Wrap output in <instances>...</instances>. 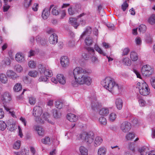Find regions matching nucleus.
Listing matches in <instances>:
<instances>
[{
	"label": "nucleus",
	"instance_id": "nucleus-1",
	"mask_svg": "<svg viewBox=\"0 0 155 155\" xmlns=\"http://www.w3.org/2000/svg\"><path fill=\"white\" fill-rule=\"evenodd\" d=\"M91 73V71L85 69L80 67H77L73 70V74L74 79L72 80L71 83L72 86L77 87L79 85L85 84L90 85L92 82V79L85 74Z\"/></svg>",
	"mask_w": 155,
	"mask_h": 155
},
{
	"label": "nucleus",
	"instance_id": "nucleus-2",
	"mask_svg": "<svg viewBox=\"0 0 155 155\" xmlns=\"http://www.w3.org/2000/svg\"><path fill=\"white\" fill-rule=\"evenodd\" d=\"M101 85L106 89L111 92H119L121 87L116 83L114 79L109 77H106L101 82Z\"/></svg>",
	"mask_w": 155,
	"mask_h": 155
},
{
	"label": "nucleus",
	"instance_id": "nucleus-3",
	"mask_svg": "<svg viewBox=\"0 0 155 155\" xmlns=\"http://www.w3.org/2000/svg\"><path fill=\"white\" fill-rule=\"evenodd\" d=\"M137 86L141 95L145 96L149 94L150 93V90L148 89L147 84L145 82H143L142 83L138 82Z\"/></svg>",
	"mask_w": 155,
	"mask_h": 155
},
{
	"label": "nucleus",
	"instance_id": "nucleus-4",
	"mask_svg": "<svg viewBox=\"0 0 155 155\" xmlns=\"http://www.w3.org/2000/svg\"><path fill=\"white\" fill-rule=\"evenodd\" d=\"M38 70L41 75H45L48 77H51L53 75L52 71L46 69L42 65L39 64L38 66Z\"/></svg>",
	"mask_w": 155,
	"mask_h": 155
},
{
	"label": "nucleus",
	"instance_id": "nucleus-5",
	"mask_svg": "<svg viewBox=\"0 0 155 155\" xmlns=\"http://www.w3.org/2000/svg\"><path fill=\"white\" fill-rule=\"evenodd\" d=\"M11 94L7 92H5L0 97V103L5 105L11 101Z\"/></svg>",
	"mask_w": 155,
	"mask_h": 155
},
{
	"label": "nucleus",
	"instance_id": "nucleus-6",
	"mask_svg": "<svg viewBox=\"0 0 155 155\" xmlns=\"http://www.w3.org/2000/svg\"><path fill=\"white\" fill-rule=\"evenodd\" d=\"M141 72L143 76H149L153 72V68L148 65L143 66L141 68Z\"/></svg>",
	"mask_w": 155,
	"mask_h": 155
},
{
	"label": "nucleus",
	"instance_id": "nucleus-7",
	"mask_svg": "<svg viewBox=\"0 0 155 155\" xmlns=\"http://www.w3.org/2000/svg\"><path fill=\"white\" fill-rule=\"evenodd\" d=\"M84 141L87 145L91 144L93 141L94 134L92 132H90L84 134Z\"/></svg>",
	"mask_w": 155,
	"mask_h": 155
},
{
	"label": "nucleus",
	"instance_id": "nucleus-8",
	"mask_svg": "<svg viewBox=\"0 0 155 155\" xmlns=\"http://www.w3.org/2000/svg\"><path fill=\"white\" fill-rule=\"evenodd\" d=\"M131 128V125L130 123L127 121L124 122L121 124V130L124 133H126L129 131L130 130Z\"/></svg>",
	"mask_w": 155,
	"mask_h": 155
},
{
	"label": "nucleus",
	"instance_id": "nucleus-9",
	"mask_svg": "<svg viewBox=\"0 0 155 155\" xmlns=\"http://www.w3.org/2000/svg\"><path fill=\"white\" fill-rule=\"evenodd\" d=\"M91 106L93 110H97L101 106V104L97 100L96 97L92 98L91 100Z\"/></svg>",
	"mask_w": 155,
	"mask_h": 155
},
{
	"label": "nucleus",
	"instance_id": "nucleus-10",
	"mask_svg": "<svg viewBox=\"0 0 155 155\" xmlns=\"http://www.w3.org/2000/svg\"><path fill=\"white\" fill-rule=\"evenodd\" d=\"M42 113V108L39 106H36L33 109V114L36 117H39Z\"/></svg>",
	"mask_w": 155,
	"mask_h": 155
},
{
	"label": "nucleus",
	"instance_id": "nucleus-11",
	"mask_svg": "<svg viewBox=\"0 0 155 155\" xmlns=\"http://www.w3.org/2000/svg\"><path fill=\"white\" fill-rule=\"evenodd\" d=\"M54 6V5H50L49 9L48 8H45L43 11L42 14V17L44 19H46L49 17L51 9Z\"/></svg>",
	"mask_w": 155,
	"mask_h": 155
},
{
	"label": "nucleus",
	"instance_id": "nucleus-12",
	"mask_svg": "<svg viewBox=\"0 0 155 155\" xmlns=\"http://www.w3.org/2000/svg\"><path fill=\"white\" fill-rule=\"evenodd\" d=\"M48 40L51 44H56L58 41L57 35L55 33L52 34L49 37Z\"/></svg>",
	"mask_w": 155,
	"mask_h": 155
},
{
	"label": "nucleus",
	"instance_id": "nucleus-13",
	"mask_svg": "<svg viewBox=\"0 0 155 155\" xmlns=\"http://www.w3.org/2000/svg\"><path fill=\"white\" fill-rule=\"evenodd\" d=\"M60 62L61 65L63 67L68 66L69 63L68 59L67 56L62 57L60 59Z\"/></svg>",
	"mask_w": 155,
	"mask_h": 155
},
{
	"label": "nucleus",
	"instance_id": "nucleus-14",
	"mask_svg": "<svg viewBox=\"0 0 155 155\" xmlns=\"http://www.w3.org/2000/svg\"><path fill=\"white\" fill-rule=\"evenodd\" d=\"M6 74L8 77L13 80H15L19 77L15 72L11 70H8Z\"/></svg>",
	"mask_w": 155,
	"mask_h": 155
},
{
	"label": "nucleus",
	"instance_id": "nucleus-15",
	"mask_svg": "<svg viewBox=\"0 0 155 155\" xmlns=\"http://www.w3.org/2000/svg\"><path fill=\"white\" fill-rule=\"evenodd\" d=\"M69 22L75 29H76L79 25V24L77 22V19L75 18H70L69 19Z\"/></svg>",
	"mask_w": 155,
	"mask_h": 155
},
{
	"label": "nucleus",
	"instance_id": "nucleus-16",
	"mask_svg": "<svg viewBox=\"0 0 155 155\" xmlns=\"http://www.w3.org/2000/svg\"><path fill=\"white\" fill-rule=\"evenodd\" d=\"M116 106L117 108L121 110L123 106V102L122 100L120 98H117L116 99L115 101Z\"/></svg>",
	"mask_w": 155,
	"mask_h": 155
},
{
	"label": "nucleus",
	"instance_id": "nucleus-17",
	"mask_svg": "<svg viewBox=\"0 0 155 155\" xmlns=\"http://www.w3.org/2000/svg\"><path fill=\"white\" fill-rule=\"evenodd\" d=\"M67 117L69 121L71 122L76 121L78 118L77 116L71 113L68 114L67 115Z\"/></svg>",
	"mask_w": 155,
	"mask_h": 155
},
{
	"label": "nucleus",
	"instance_id": "nucleus-18",
	"mask_svg": "<svg viewBox=\"0 0 155 155\" xmlns=\"http://www.w3.org/2000/svg\"><path fill=\"white\" fill-rule=\"evenodd\" d=\"M91 29L90 27H88L85 29L80 36V39H82L83 37L86 35H89L91 32Z\"/></svg>",
	"mask_w": 155,
	"mask_h": 155
},
{
	"label": "nucleus",
	"instance_id": "nucleus-19",
	"mask_svg": "<svg viewBox=\"0 0 155 155\" xmlns=\"http://www.w3.org/2000/svg\"><path fill=\"white\" fill-rule=\"evenodd\" d=\"M57 78L59 82L62 84H64L66 83L65 78L63 75L62 74H58L57 76Z\"/></svg>",
	"mask_w": 155,
	"mask_h": 155
},
{
	"label": "nucleus",
	"instance_id": "nucleus-20",
	"mask_svg": "<svg viewBox=\"0 0 155 155\" xmlns=\"http://www.w3.org/2000/svg\"><path fill=\"white\" fill-rule=\"evenodd\" d=\"M138 151L141 155H146L149 151V148L147 147L144 146L140 148Z\"/></svg>",
	"mask_w": 155,
	"mask_h": 155
},
{
	"label": "nucleus",
	"instance_id": "nucleus-21",
	"mask_svg": "<svg viewBox=\"0 0 155 155\" xmlns=\"http://www.w3.org/2000/svg\"><path fill=\"white\" fill-rule=\"evenodd\" d=\"M34 129L37 132L39 135L42 136L44 134V131L41 127L38 126H35L34 127Z\"/></svg>",
	"mask_w": 155,
	"mask_h": 155
},
{
	"label": "nucleus",
	"instance_id": "nucleus-22",
	"mask_svg": "<svg viewBox=\"0 0 155 155\" xmlns=\"http://www.w3.org/2000/svg\"><path fill=\"white\" fill-rule=\"evenodd\" d=\"M15 59L16 61L19 62H21L25 60L24 56L21 53H17L15 56Z\"/></svg>",
	"mask_w": 155,
	"mask_h": 155
},
{
	"label": "nucleus",
	"instance_id": "nucleus-23",
	"mask_svg": "<svg viewBox=\"0 0 155 155\" xmlns=\"http://www.w3.org/2000/svg\"><path fill=\"white\" fill-rule=\"evenodd\" d=\"M103 141L102 138L100 137H97L94 141V146L97 147L100 145Z\"/></svg>",
	"mask_w": 155,
	"mask_h": 155
},
{
	"label": "nucleus",
	"instance_id": "nucleus-24",
	"mask_svg": "<svg viewBox=\"0 0 155 155\" xmlns=\"http://www.w3.org/2000/svg\"><path fill=\"white\" fill-rule=\"evenodd\" d=\"M51 112L54 117L55 118H59L61 116V113L59 110L53 109L52 110Z\"/></svg>",
	"mask_w": 155,
	"mask_h": 155
},
{
	"label": "nucleus",
	"instance_id": "nucleus-25",
	"mask_svg": "<svg viewBox=\"0 0 155 155\" xmlns=\"http://www.w3.org/2000/svg\"><path fill=\"white\" fill-rule=\"evenodd\" d=\"M0 81L4 84H5L8 81L7 78L5 74L3 73H0Z\"/></svg>",
	"mask_w": 155,
	"mask_h": 155
},
{
	"label": "nucleus",
	"instance_id": "nucleus-26",
	"mask_svg": "<svg viewBox=\"0 0 155 155\" xmlns=\"http://www.w3.org/2000/svg\"><path fill=\"white\" fill-rule=\"evenodd\" d=\"M130 58L132 61H136L138 59V57L136 52L132 51L130 53Z\"/></svg>",
	"mask_w": 155,
	"mask_h": 155
},
{
	"label": "nucleus",
	"instance_id": "nucleus-27",
	"mask_svg": "<svg viewBox=\"0 0 155 155\" xmlns=\"http://www.w3.org/2000/svg\"><path fill=\"white\" fill-rule=\"evenodd\" d=\"M109 113V110L107 108H103L100 110L99 112V114L103 116L107 115Z\"/></svg>",
	"mask_w": 155,
	"mask_h": 155
},
{
	"label": "nucleus",
	"instance_id": "nucleus-28",
	"mask_svg": "<svg viewBox=\"0 0 155 155\" xmlns=\"http://www.w3.org/2000/svg\"><path fill=\"white\" fill-rule=\"evenodd\" d=\"M84 42L85 44L87 46L91 45L93 42L92 38L89 37H87L86 38Z\"/></svg>",
	"mask_w": 155,
	"mask_h": 155
},
{
	"label": "nucleus",
	"instance_id": "nucleus-29",
	"mask_svg": "<svg viewBox=\"0 0 155 155\" xmlns=\"http://www.w3.org/2000/svg\"><path fill=\"white\" fill-rule=\"evenodd\" d=\"M106 152V149L104 147H101L98 150V155H105Z\"/></svg>",
	"mask_w": 155,
	"mask_h": 155
},
{
	"label": "nucleus",
	"instance_id": "nucleus-30",
	"mask_svg": "<svg viewBox=\"0 0 155 155\" xmlns=\"http://www.w3.org/2000/svg\"><path fill=\"white\" fill-rule=\"evenodd\" d=\"M79 150L82 155H87L88 150L85 147L81 146L80 147Z\"/></svg>",
	"mask_w": 155,
	"mask_h": 155
},
{
	"label": "nucleus",
	"instance_id": "nucleus-31",
	"mask_svg": "<svg viewBox=\"0 0 155 155\" xmlns=\"http://www.w3.org/2000/svg\"><path fill=\"white\" fill-rule=\"evenodd\" d=\"M94 48L97 51L99 54H102L103 56H106V54L103 50L98 46L97 45H95Z\"/></svg>",
	"mask_w": 155,
	"mask_h": 155
},
{
	"label": "nucleus",
	"instance_id": "nucleus-32",
	"mask_svg": "<svg viewBox=\"0 0 155 155\" xmlns=\"http://www.w3.org/2000/svg\"><path fill=\"white\" fill-rule=\"evenodd\" d=\"M138 31L140 32L144 33L146 31L147 27L145 25L142 24L139 26L138 28Z\"/></svg>",
	"mask_w": 155,
	"mask_h": 155
},
{
	"label": "nucleus",
	"instance_id": "nucleus-33",
	"mask_svg": "<svg viewBox=\"0 0 155 155\" xmlns=\"http://www.w3.org/2000/svg\"><path fill=\"white\" fill-rule=\"evenodd\" d=\"M13 89L15 92H18L22 89V86L20 84H16L14 87Z\"/></svg>",
	"mask_w": 155,
	"mask_h": 155
},
{
	"label": "nucleus",
	"instance_id": "nucleus-34",
	"mask_svg": "<svg viewBox=\"0 0 155 155\" xmlns=\"http://www.w3.org/2000/svg\"><path fill=\"white\" fill-rule=\"evenodd\" d=\"M148 21L151 25L154 24L155 23V15H152L149 18Z\"/></svg>",
	"mask_w": 155,
	"mask_h": 155
},
{
	"label": "nucleus",
	"instance_id": "nucleus-35",
	"mask_svg": "<svg viewBox=\"0 0 155 155\" xmlns=\"http://www.w3.org/2000/svg\"><path fill=\"white\" fill-rule=\"evenodd\" d=\"M86 49L87 51L89 54L91 55V56L95 55V51L93 48L88 47L86 48Z\"/></svg>",
	"mask_w": 155,
	"mask_h": 155
},
{
	"label": "nucleus",
	"instance_id": "nucleus-36",
	"mask_svg": "<svg viewBox=\"0 0 155 155\" xmlns=\"http://www.w3.org/2000/svg\"><path fill=\"white\" fill-rule=\"evenodd\" d=\"M69 14L70 15H73L78 13L77 10L74 8L71 7L68 9Z\"/></svg>",
	"mask_w": 155,
	"mask_h": 155
},
{
	"label": "nucleus",
	"instance_id": "nucleus-37",
	"mask_svg": "<svg viewBox=\"0 0 155 155\" xmlns=\"http://www.w3.org/2000/svg\"><path fill=\"white\" fill-rule=\"evenodd\" d=\"M123 62L125 65L127 66L130 65L131 64V61L128 58H125L123 60Z\"/></svg>",
	"mask_w": 155,
	"mask_h": 155
},
{
	"label": "nucleus",
	"instance_id": "nucleus-38",
	"mask_svg": "<svg viewBox=\"0 0 155 155\" xmlns=\"http://www.w3.org/2000/svg\"><path fill=\"white\" fill-rule=\"evenodd\" d=\"M134 134L133 133H129L127 134L125 136V138L127 140H131L134 137Z\"/></svg>",
	"mask_w": 155,
	"mask_h": 155
},
{
	"label": "nucleus",
	"instance_id": "nucleus-39",
	"mask_svg": "<svg viewBox=\"0 0 155 155\" xmlns=\"http://www.w3.org/2000/svg\"><path fill=\"white\" fill-rule=\"evenodd\" d=\"M41 142L45 144H49L50 143V139L48 137H46L41 140Z\"/></svg>",
	"mask_w": 155,
	"mask_h": 155
},
{
	"label": "nucleus",
	"instance_id": "nucleus-40",
	"mask_svg": "<svg viewBox=\"0 0 155 155\" xmlns=\"http://www.w3.org/2000/svg\"><path fill=\"white\" fill-rule=\"evenodd\" d=\"M7 125L3 121H0V130H4L6 128Z\"/></svg>",
	"mask_w": 155,
	"mask_h": 155
},
{
	"label": "nucleus",
	"instance_id": "nucleus-41",
	"mask_svg": "<svg viewBox=\"0 0 155 155\" xmlns=\"http://www.w3.org/2000/svg\"><path fill=\"white\" fill-rule=\"evenodd\" d=\"M38 72L36 71H30L28 72V74L30 76L34 78L36 77L38 74Z\"/></svg>",
	"mask_w": 155,
	"mask_h": 155
},
{
	"label": "nucleus",
	"instance_id": "nucleus-42",
	"mask_svg": "<svg viewBox=\"0 0 155 155\" xmlns=\"http://www.w3.org/2000/svg\"><path fill=\"white\" fill-rule=\"evenodd\" d=\"M99 121L101 124L102 125H105L107 124V120L106 119L102 117H101L99 118Z\"/></svg>",
	"mask_w": 155,
	"mask_h": 155
},
{
	"label": "nucleus",
	"instance_id": "nucleus-43",
	"mask_svg": "<svg viewBox=\"0 0 155 155\" xmlns=\"http://www.w3.org/2000/svg\"><path fill=\"white\" fill-rule=\"evenodd\" d=\"M53 7L51 13L53 15H57L59 14V12L58 11L57 7L56 6H53Z\"/></svg>",
	"mask_w": 155,
	"mask_h": 155
},
{
	"label": "nucleus",
	"instance_id": "nucleus-44",
	"mask_svg": "<svg viewBox=\"0 0 155 155\" xmlns=\"http://www.w3.org/2000/svg\"><path fill=\"white\" fill-rule=\"evenodd\" d=\"M21 142L20 140L16 141L14 144L13 148L15 149H18L19 148L20 146Z\"/></svg>",
	"mask_w": 155,
	"mask_h": 155
},
{
	"label": "nucleus",
	"instance_id": "nucleus-45",
	"mask_svg": "<svg viewBox=\"0 0 155 155\" xmlns=\"http://www.w3.org/2000/svg\"><path fill=\"white\" fill-rule=\"evenodd\" d=\"M36 101V99L34 97L31 96L29 97V102L31 105H34Z\"/></svg>",
	"mask_w": 155,
	"mask_h": 155
},
{
	"label": "nucleus",
	"instance_id": "nucleus-46",
	"mask_svg": "<svg viewBox=\"0 0 155 155\" xmlns=\"http://www.w3.org/2000/svg\"><path fill=\"white\" fill-rule=\"evenodd\" d=\"M91 61L93 63H97L98 62V59L95 54L91 56Z\"/></svg>",
	"mask_w": 155,
	"mask_h": 155
},
{
	"label": "nucleus",
	"instance_id": "nucleus-47",
	"mask_svg": "<svg viewBox=\"0 0 155 155\" xmlns=\"http://www.w3.org/2000/svg\"><path fill=\"white\" fill-rule=\"evenodd\" d=\"M29 67L31 68H34L36 66V64L34 61H29L28 64Z\"/></svg>",
	"mask_w": 155,
	"mask_h": 155
},
{
	"label": "nucleus",
	"instance_id": "nucleus-48",
	"mask_svg": "<svg viewBox=\"0 0 155 155\" xmlns=\"http://www.w3.org/2000/svg\"><path fill=\"white\" fill-rule=\"evenodd\" d=\"M56 107L58 109H61L63 106V103L59 101H57L55 103Z\"/></svg>",
	"mask_w": 155,
	"mask_h": 155
},
{
	"label": "nucleus",
	"instance_id": "nucleus-49",
	"mask_svg": "<svg viewBox=\"0 0 155 155\" xmlns=\"http://www.w3.org/2000/svg\"><path fill=\"white\" fill-rule=\"evenodd\" d=\"M15 69L18 72H21L23 70L22 67L19 64L16 65L15 67Z\"/></svg>",
	"mask_w": 155,
	"mask_h": 155
},
{
	"label": "nucleus",
	"instance_id": "nucleus-50",
	"mask_svg": "<svg viewBox=\"0 0 155 155\" xmlns=\"http://www.w3.org/2000/svg\"><path fill=\"white\" fill-rule=\"evenodd\" d=\"M24 1H25L24 6L26 8H28L30 5L32 0H24Z\"/></svg>",
	"mask_w": 155,
	"mask_h": 155
},
{
	"label": "nucleus",
	"instance_id": "nucleus-51",
	"mask_svg": "<svg viewBox=\"0 0 155 155\" xmlns=\"http://www.w3.org/2000/svg\"><path fill=\"white\" fill-rule=\"evenodd\" d=\"M116 117V115L114 113H112L109 115V119L111 121H114Z\"/></svg>",
	"mask_w": 155,
	"mask_h": 155
},
{
	"label": "nucleus",
	"instance_id": "nucleus-52",
	"mask_svg": "<svg viewBox=\"0 0 155 155\" xmlns=\"http://www.w3.org/2000/svg\"><path fill=\"white\" fill-rule=\"evenodd\" d=\"M150 83L152 87L155 88V77H153L151 78L150 80Z\"/></svg>",
	"mask_w": 155,
	"mask_h": 155
},
{
	"label": "nucleus",
	"instance_id": "nucleus-53",
	"mask_svg": "<svg viewBox=\"0 0 155 155\" xmlns=\"http://www.w3.org/2000/svg\"><path fill=\"white\" fill-rule=\"evenodd\" d=\"M15 125L14 124H10L7 126L9 130L12 131L15 130Z\"/></svg>",
	"mask_w": 155,
	"mask_h": 155
},
{
	"label": "nucleus",
	"instance_id": "nucleus-54",
	"mask_svg": "<svg viewBox=\"0 0 155 155\" xmlns=\"http://www.w3.org/2000/svg\"><path fill=\"white\" fill-rule=\"evenodd\" d=\"M47 76H41L39 79V81H44L46 82L47 81L48 78H47Z\"/></svg>",
	"mask_w": 155,
	"mask_h": 155
},
{
	"label": "nucleus",
	"instance_id": "nucleus-55",
	"mask_svg": "<svg viewBox=\"0 0 155 155\" xmlns=\"http://www.w3.org/2000/svg\"><path fill=\"white\" fill-rule=\"evenodd\" d=\"M3 62L5 64L7 65H9L11 63L10 60L8 58H5L3 60Z\"/></svg>",
	"mask_w": 155,
	"mask_h": 155
},
{
	"label": "nucleus",
	"instance_id": "nucleus-56",
	"mask_svg": "<svg viewBox=\"0 0 155 155\" xmlns=\"http://www.w3.org/2000/svg\"><path fill=\"white\" fill-rule=\"evenodd\" d=\"M128 4L127 3L126 1L121 5V8L123 11H125L126 8L128 7Z\"/></svg>",
	"mask_w": 155,
	"mask_h": 155
},
{
	"label": "nucleus",
	"instance_id": "nucleus-57",
	"mask_svg": "<svg viewBox=\"0 0 155 155\" xmlns=\"http://www.w3.org/2000/svg\"><path fill=\"white\" fill-rule=\"evenodd\" d=\"M138 101L139 104L141 106H144L146 104V102L142 99H139Z\"/></svg>",
	"mask_w": 155,
	"mask_h": 155
},
{
	"label": "nucleus",
	"instance_id": "nucleus-58",
	"mask_svg": "<svg viewBox=\"0 0 155 155\" xmlns=\"http://www.w3.org/2000/svg\"><path fill=\"white\" fill-rule=\"evenodd\" d=\"M83 58L85 60H88L90 58V56L88 54L86 53H84L82 54Z\"/></svg>",
	"mask_w": 155,
	"mask_h": 155
},
{
	"label": "nucleus",
	"instance_id": "nucleus-59",
	"mask_svg": "<svg viewBox=\"0 0 155 155\" xmlns=\"http://www.w3.org/2000/svg\"><path fill=\"white\" fill-rule=\"evenodd\" d=\"M129 51L130 50L128 48H124L123 50L122 55H127Z\"/></svg>",
	"mask_w": 155,
	"mask_h": 155
},
{
	"label": "nucleus",
	"instance_id": "nucleus-60",
	"mask_svg": "<svg viewBox=\"0 0 155 155\" xmlns=\"http://www.w3.org/2000/svg\"><path fill=\"white\" fill-rule=\"evenodd\" d=\"M131 121L132 124L134 125H136L138 124V120L136 118H132Z\"/></svg>",
	"mask_w": 155,
	"mask_h": 155
},
{
	"label": "nucleus",
	"instance_id": "nucleus-61",
	"mask_svg": "<svg viewBox=\"0 0 155 155\" xmlns=\"http://www.w3.org/2000/svg\"><path fill=\"white\" fill-rule=\"evenodd\" d=\"M135 42L137 45H140L141 43V40L139 37H137L135 39Z\"/></svg>",
	"mask_w": 155,
	"mask_h": 155
},
{
	"label": "nucleus",
	"instance_id": "nucleus-62",
	"mask_svg": "<svg viewBox=\"0 0 155 155\" xmlns=\"http://www.w3.org/2000/svg\"><path fill=\"white\" fill-rule=\"evenodd\" d=\"M54 30L51 28H48L47 30V32L48 34H51V35L52 34L54 33Z\"/></svg>",
	"mask_w": 155,
	"mask_h": 155
},
{
	"label": "nucleus",
	"instance_id": "nucleus-63",
	"mask_svg": "<svg viewBox=\"0 0 155 155\" xmlns=\"http://www.w3.org/2000/svg\"><path fill=\"white\" fill-rule=\"evenodd\" d=\"M10 7V6L8 4H7L6 5H5V4H4V5L3 6V11L4 12H6L8 11Z\"/></svg>",
	"mask_w": 155,
	"mask_h": 155
},
{
	"label": "nucleus",
	"instance_id": "nucleus-64",
	"mask_svg": "<svg viewBox=\"0 0 155 155\" xmlns=\"http://www.w3.org/2000/svg\"><path fill=\"white\" fill-rule=\"evenodd\" d=\"M129 147L130 149L133 152H134L135 151V147L134 144L132 143H130L129 144Z\"/></svg>",
	"mask_w": 155,
	"mask_h": 155
}]
</instances>
